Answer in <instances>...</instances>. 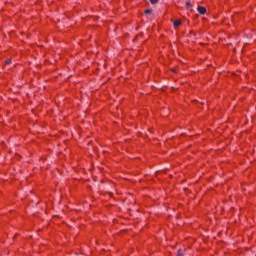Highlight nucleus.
I'll list each match as a JSON object with an SVG mask.
<instances>
[{"label": "nucleus", "instance_id": "nucleus-1", "mask_svg": "<svg viewBox=\"0 0 256 256\" xmlns=\"http://www.w3.org/2000/svg\"><path fill=\"white\" fill-rule=\"evenodd\" d=\"M197 10H198V12L201 14V15H205L206 14V9L204 8V7H201V6H199L198 8H197Z\"/></svg>", "mask_w": 256, "mask_h": 256}, {"label": "nucleus", "instance_id": "nucleus-2", "mask_svg": "<svg viewBox=\"0 0 256 256\" xmlns=\"http://www.w3.org/2000/svg\"><path fill=\"white\" fill-rule=\"evenodd\" d=\"M174 27H179L181 25V21L180 20H176L173 23Z\"/></svg>", "mask_w": 256, "mask_h": 256}, {"label": "nucleus", "instance_id": "nucleus-3", "mask_svg": "<svg viewBox=\"0 0 256 256\" xmlns=\"http://www.w3.org/2000/svg\"><path fill=\"white\" fill-rule=\"evenodd\" d=\"M151 13H153V10H151V9H148V10L145 11L146 15H150Z\"/></svg>", "mask_w": 256, "mask_h": 256}, {"label": "nucleus", "instance_id": "nucleus-4", "mask_svg": "<svg viewBox=\"0 0 256 256\" xmlns=\"http://www.w3.org/2000/svg\"><path fill=\"white\" fill-rule=\"evenodd\" d=\"M151 2V4L155 5L157 3H159V0H149Z\"/></svg>", "mask_w": 256, "mask_h": 256}, {"label": "nucleus", "instance_id": "nucleus-5", "mask_svg": "<svg viewBox=\"0 0 256 256\" xmlns=\"http://www.w3.org/2000/svg\"><path fill=\"white\" fill-rule=\"evenodd\" d=\"M177 256H183V251L181 249L178 250Z\"/></svg>", "mask_w": 256, "mask_h": 256}, {"label": "nucleus", "instance_id": "nucleus-6", "mask_svg": "<svg viewBox=\"0 0 256 256\" xmlns=\"http://www.w3.org/2000/svg\"><path fill=\"white\" fill-rule=\"evenodd\" d=\"M11 63H12V61H11L10 59H8V60L5 61V64H6V65H10Z\"/></svg>", "mask_w": 256, "mask_h": 256}, {"label": "nucleus", "instance_id": "nucleus-7", "mask_svg": "<svg viewBox=\"0 0 256 256\" xmlns=\"http://www.w3.org/2000/svg\"><path fill=\"white\" fill-rule=\"evenodd\" d=\"M186 6L189 8V7H191V3L190 2H187L186 3Z\"/></svg>", "mask_w": 256, "mask_h": 256}]
</instances>
